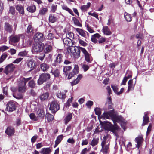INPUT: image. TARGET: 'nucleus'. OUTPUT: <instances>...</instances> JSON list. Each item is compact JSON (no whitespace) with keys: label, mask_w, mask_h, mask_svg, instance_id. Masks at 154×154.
<instances>
[{"label":"nucleus","mask_w":154,"mask_h":154,"mask_svg":"<svg viewBox=\"0 0 154 154\" xmlns=\"http://www.w3.org/2000/svg\"><path fill=\"white\" fill-rule=\"evenodd\" d=\"M99 139L98 138H94L89 144L92 146L94 147L98 144Z\"/></svg>","instance_id":"obj_27"},{"label":"nucleus","mask_w":154,"mask_h":154,"mask_svg":"<svg viewBox=\"0 0 154 154\" xmlns=\"http://www.w3.org/2000/svg\"><path fill=\"white\" fill-rule=\"evenodd\" d=\"M72 20L75 25L79 27H81L82 26V24H81L79 20L76 18L73 17Z\"/></svg>","instance_id":"obj_39"},{"label":"nucleus","mask_w":154,"mask_h":154,"mask_svg":"<svg viewBox=\"0 0 154 154\" xmlns=\"http://www.w3.org/2000/svg\"><path fill=\"white\" fill-rule=\"evenodd\" d=\"M105 137H104L103 138L104 139L101 143V146L102 148L101 151L105 154H107L109 150V142L107 144H106V140H105Z\"/></svg>","instance_id":"obj_7"},{"label":"nucleus","mask_w":154,"mask_h":154,"mask_svg":"<svg viewBox=\"0 0 154 154\" xmlns=\"http://www.w3.org/2000/svg\"><path fill=\"white\" fill-rule=\"evenodd\" d=\"M30 119L34 121H36L38 120V117H37L35 114L34 113H31L29 116Z\"/></svg>","instance_id":"obj_41"},{"label":"nucleus","mask_w":154,"mask_h":154,"mask_svg":"<svg viewBox=\"0 0 154 154\" xmlns=\"http://www.w3.org/2000/svg\"><path fill=\"white\" fill-rule=\"evenodd\" d=\"M63 138V135H61L58 136L56 138V140L55 141L56 142V145H58L61 142Z\"/></svg>","instance_id":"obj_38"},{"label":"nucleus","mask_w":154,"mask_h":154,"mask_svg":"<svg viewBox=\"0 0 154 154\" xmlns=\"http://www.w3.org/2000/svg\"><path fill=\"white\" fill-rule=\"evenodd\" d=\"M7 55L6 54H4L2 55L0 58V63L3 62L4 60L6 58Z\"/></svg>","instance_id":"obj_53"},{"label":"nucleus","mask_w":154,"mask_h":154,"mask_svg":"<svg viewBox=\"0 0 154 154\" xmlns=\"http://www.w3.org/2000/svg\"><path fill=\"white\" fill-rule=\"evenodd\" d=\"M62 8L63 9L68 11L71 14L72 16H74V14L72 10L69 8L66 5H63L62 6Z\"/></svg>","instance_id":"obj_33"},{"label":"nucleus","mask_w":154,"mask_h":154,"mask_svg":"<svg viewBox=\"0 0 154 154\" xmlns=\"http://www.w3.org/2000/svg\"><path fill=\"white\" fill-rule=\"evenodd\" d=\"M34 39L35 42H41L44 40L45 38L42 33L38 32L34 36Z\"/></svg>","instance_id":"obj_12"},{"label":"nucleus","mask_w":154,"mask_h":154,"mask_svg":"<svg viewBox=\"0 0 154 154\" xmlns=\"http://www.w3.org/2000/svg\"><path fill=\"white\" fill-rule=\"evenodd\" d=\"M79 43L80 45L83 46H85L87 45L85 42L81 39H79Z\"/></svg>","instance_id":"obj_64"},{"label":"nucleus","mask_w":154,"mask_h":154,"mask_svg":"<svg viewBox=\"0 0 154 154\" xmlns=\"http://www.w3.org/2000/svg\"><path fill=\"white\" fill-rule=\"evenodd\" d=\"M148 112H145L143 117V122L142 124V126H144L147 124L149 122V118L147 116Z\"/></svg>","instance_id":"obj_21"},{"label":"nucleus","mask_w":154,"mask_h":154,"mask_svg":"<svg viewBox=\"0 0 154 154\" xmlns=\"http://www.w3.org/2000/svg\"><path fill=\"white\" fill-rule=\"evenodd\" d=\"M79 68L78 65H75L74 66V68L72 72L76 75L79 73Z\"/></svg>","instance_id":"obj_47"},{"label":"nucleus","mask_w":154,"mask_h":154,"mask_svg":"<svg viewBox=\"0 0 154 154\" xmlns=\"http://www.w3.org/2000/svg\"><path fill=\"white\" fill-rule=\"evenodd\" d=\"M33 29L32 26L31 25H29L27 28L26 31L27 33L28 34L29 33L30 34H32L33 33Z\"/></svg>","instance_id":"obj_44"},{"label":"nucleus","mask_w":154,"mask_h":154,"mask_svg":"<svg viewBox=\"0 0 154 154\" xmlns=\"http://www.w3.org/2000/svg\"><path fill=\"white\" fill-rule=\"evenodd\" d=\"M5 132L8 136H11L14 134L15 130L13 127L9 126L7 128Z\"/></svg>","instance_id":"obj_15"},{"label":"nucleus","mask_w":154,"mask_h":154,"mask_svg":"<svg viewBox=\"0 0 154 154\" xmlns=\"http://www.w3.org/2000/svg\"><path fill=\"white\" fill-rule=\"evenodd\" d=\"M26 90V86H18V91L20 92H24Z\"/></svg>","instance_id":"obj_46"},{"label":"nucleus","mask_w":154,"mask_h":154,"mask_svg":"<svg viewBox=\"0 0 154 154\" xmlns=\"http://www.w3.org/2000/svg\"><path fill=\"white\" fill-rule=\"evenodd\" d=\"M63 55L61 54H58L56 56V59L54 60V62L52 64V66L55 67L59 66V64L62 62Z\"/></svg>","instance_id":"obj_9"},{"label":"nucleus","mask_w":154,"mask_h":154,"mask_svg":"<svg viewBox=\"0 0 154 154\" xmlns=\"http://www.w3.org/2000/svg\"><path fill=\"white\" fill-rule=\"evenodd\" d=\"M57 97L60 98L65 99L66 97V95L64 92H58L57 94Z\"/></svg>","instance_id":"obj_36"},{"label":"nucleus","mask_w":154,"mask_h":154,"mask_svg":"<svg viewBox=\"0 0 154 154\" xmlns=\"http://www.w3.org/2000/svg\"><path fill=\"white\" fill-rule=\"evenodd\" d=\"M51 149L50 148H43L41 149L40 153L41 154H50Z\"/></svg>","instance_id":"obj_25"},{"label":"nucleus","mask_w":154,"mask_h":154,"mask_svg":"<svg viewBox=\"0 0 154 154\" xmlns=\"http://www.w3.org/2000/svg\"><path fill=\"white\" fill-rule=\"evenodd\" d=\"M82 68L83 69L84 71L85 72H86L87 71L89 68V66L87 65H86L84 63L82 64Z\"/></svg>","instance_id":"obj_49"},{"label":"nucleus","mask_w":154,"mask_h":154,"mask_svg":"<svg viewBox=\"0 0 154 154\" xmlns=\"http://www.w3.org/2000/svg\"><path fill=\"white\" fill-rule=\"evenodd\" d=\"M101 37V35L98 33H96L93 35L91 38V41L95 43L98 42V40L96 38H99Z\"/></svg>","instance_id":"obj_24"},{"label":"nucleus","mask_w":154,"mask_h":154,"mask_svg":"<svg viewBox=\"0 0 154 154\" xmlns=\"http://www.w3.org/2000/svg\"><path fill=\"white\" fill-rule=\"evenodd\" d=\"M66 38H68L69 39L72 40L74 38V34L72 32H70L66 33Z\"/></svg>","instance_id":"obj_37"},{"label":"nucleus","mask_w":154,"mask_h":154,"mask_svg":"<svg viewBox=\"0 0 154 154\" xmlns=\"http://www.w3.org/2000/svg\"><path fill=\"white\" fill-rule=\"evenodd\" d=\"M50 72L54 75L55 77H59L60 76V72L58 69L52 70Z\"/></svg>","instance_id":"obj_26"},{"label":"nucleus","mask_w":154,"mask_h":154,"mask_svg":"<svg viewBox=\"0 0 154 154\" xmlns=\"http://www.w3.org/2000/svg\"><path fill=\"white\" fill-rule=\"evenodd\" d=\"M49 68V66L47 64L43 63L40 65L41 70L42 71H46Z\"/></svg>","instance_id":"obj_29"},{"label":"nucleus","mask_w":154,"mask_h":154,"mask_svg":"<svg viewBox=\"0 0 154 154\" xmlns=\"http://www.w3.org/2000/svg\"><path fill=\"white\" fill-rule=\"evenodd\" d=\"M43 49V45L42 43H36L33 45L32 48V52L33 54H35L42 51Z\"/></svg>","instance_id":"obj_3"},{"label":"nucleus","mask_w":154,"mask_h":154,"mask_svg":"<svg viewBox=\"0 0 154 154\" xmlns=\"http://www.w3.org/2000/svg\"><path fill=\"white\" fill-rule=\"evenodd\" d=\"M72 69V67L70 66H65L64 67L63 69V71L65 73V74L66 75L67 74H66V72L67 71H69L70 70Z\"/></svg>","instance_id":"obj_54"},{"label":"nucleus","mask_w":154,"mask_h":154,"mask_svg":"<svg viewBox=\"0 0 154 154\" xmlns=\"http://www.w3.org/2000/svg\"><path fill=\"white\" fill-rule=\"evenodd\" d=\"M36 7L35 5H32L28 6L27 9V11L31 13H33L35 12L36 10Z\"/></svg>","instance_id":"obj_31"},{"label":"nucleus","mask_w":154,"mask_h":154,"mask_svg":"<svg viewBox=\"0 0 154 154\" xmlns=\"http://www.w3.org/2000/svg\"><path fill=\"white\" fill-rule=\"evenodd\" d=\"M103 33L107 35H110L112 34V32L107 26H104L103 27L102 29Z\"/></svg>","instance_id":"obj_19"},{"label":"nucleus","mask_w":154,"mask_h":154,"mask_svg":"<svg viewBox=\"0 0 154 154\" xmlns=\"http://www.w3.org/2000/svg\"><path fill=\"white\" fill-rule=\"evenodd\" d=\"M94 111L96 115L99 116L101 114V111L100 109L99 108L96 107L94 109Z\"/></svg>","instance_id":"obj_55"},{"label":"nucleus","mask_w":154,"mask_h":154,"mask_svg":"<svg viewBox=\"0 0 154 154\" xmlns=\"http://www.w3.org/2000/svg\"><path fill=\"white\" fill-rule=\"evenodd\" d=\"M102 118L104 119H111L113 121L115 125L111 124L110 122L105 121V128L107 130L110 131L115 134L119 129V127L116 125V122L120 124L122 128L125 130L126 128V121L121 116H116L114 113V109L110 110L108 112H104L101 115Z\"/></svg>","instance_id":"obj_1"},{"label":"nucleus","mask_w":154,"mask_h":154,"mask_svg":"<svg viewBox=\"0 0 154 154\" xmlns=\"http://www.w3.org/2000/svg\"><path fill=\"white\" fill-rule=\"evenodd\" d=\"M108 101L109 105L108 106V109H113L112 106L111 105V104L112 103L111 99V97H109L108 98Z\"/></svg>","instance_id":"obj_58"},{"label":"nucleus","mask_w":154,"mask_h":154,"mask_svg":"<svg viewBox=\"0 0 154 154\" xmlns=\"http://www.w3.org/2000/svg\"><path fill=\"white\" fill-rule=\"evenodd\" d=\"M75 30L82 37H85L87 34H88V33L87 32L81 29L76 28Z\"/></svg>","instance_id":"obj_22"},{"label":"nucleus","mask_w":154,"mask_h":154,"mask_svg":"<svg viewBox=\"0 0 154 154\" xmlns=\"http://www.w3.org/2000/svg\"><path fill=\"white\" fill-rule=\"evenodd\" d=\"M9 49V47L5 45L2 46L0 47V51L3 52Z\"/></svg>","instance_id":"obj_51"},{"label":"nucleus","mask_w":154,"mask_h":154,"mask_svg":"<svg viewBox=\"0 0 154 154\" xmlns=\"http://www.w3.org/2000/svg\"><path fill=\"white\" fill-rule=\"evenodd\" d=\"M93 102L92 101L89 100L87 101L86 103V105L88 108L91 107L93 105Z\"/></svg>","instance_id":"obj_59"},{"label":"nucleus","mask_w":154,"mask_h":154,"mask_svg":"<svg viewBox=\"0 0 154 154\" xmlns=\"http://www.w3.org/2000/svg\"><path fill=\"white\" fill-rule=\"evenodd\" d=\"M88 14L89 15H91L92 16H93L97 19H99V18L98 17V15L97 13L95 12H94L93 13H91L90 12H89L88 13Z\"/></svg>","instance_id":"obj_56"},{"label":"nucleus","mask_w":154,"mask_h":154,"mask_svg":"<svg viewBox=\"0 0 154 154\" xmlns=\"http://www.w3.org/2000/svg\"><path fill=\"white\" fill-rule=\"evenodd\" d=\"M23 59V58L21 57L17 58L13 62V63H18L22 61Z\"/></svg>","instance_id":"obj_63"},{"label":"nucleus","mask_w":154,"mask_h":154,"mask_svg":"<svg viewBox=\"0 0 154 154\" xmlns=\"http://www.w3.org/2000/svg\"><path fill=\"white\" fill-rule=\"evenodd\" d=\"M45 117L48 121H52L54 118V116L53 115L48 113L46 114Z\"/></svg>","instance_id":"obj_40"},{"label":"nucleus","mask_w":154,"mask_h":154,"mask_svg":"<svg viewBox=\"0 0 154 154\" xmlns=\"http://www.w3.org/2000/svg\"><path fill=\"white\" fill-rule=\"evenodd\" d=\"M49 96V93L46 92L41 94L40 96V99L41 100H45L48 98Z\"/></svg>","instance_id":"obj_30"},{"label":"nucleus","mask_w":154,"mask_h":154,"mask_svg":"<svg viewBox=\"0 0 154 154\" xmlns=\"http://www.w3.org/2000/svg\"><path fill=\"white\" fill-rule=\"evenodd\" d=\"M49 20L51 23H54L57 20V17L54 14H50L49 15Z\"/></svg>","instance_id":"obj_32"},{"label":"nucleus","mask_w":154,"mask_h":154,"mask_svg":"<svg viewBox=\"0 0 154 154\" xmlns=\"http://www.w3.org/2000/svg\"><path fill=\"white\" fill-rule=\"evenodd\" d=\"M37 115L38 118L43 119L45 116V112L43 108H40L38 109L37 112Z\"/></svg>","instance_id":"obj_16"},{"label":"nucleus","mask_w":154,"mask_h":154,"mask_svg":"<svg viewBox=\"0 0 154 154\" xmlns=\"http://www.w3.org/2000/svg\"><path fill=\"white\" fill-rule=\"evenodd\" d=\"M21 35H18L14 36H11L9 37V43L12 44L13 43L18 42L21 38L22 36Z\"/></svg>","instance_id":"obj_10"},{"label":"nucleus","mask_w":154,"mask_h":154,"mask_svg":"<svg viewBox=\"0 0 154 154\" xmlns=\"http://www.w3.org/2000/svg\"><path fill=\"white\" fill-rule=\"evenodd\" d=\"M124 17L128 22H130L132 21V17L131 15L126 12L124 13Z\"/></svg>","instance_id":"obj_28"},{"label":"nucleus","mask_w":154,"mask_h":154,"mask_svg":"<svg viewBox=\"0 0 154 154\" xmlns=\"http://www.w3.org/2000/svg\"><path fill=\"white\" fill-rule=\"evenodd\" d=\"M28 52L26 51L20 52L18 54V56L20 57H25L27 55Z\"/></svg>","instance_id":"obj_45"},{"label":"nucleus","mask_w":154,"mask_h":154,"mask_svg":"<svg viewBox=\"0 0 154 154\" xmlns=\"http://www.w3.org/2000/svg\"><path fill=\"white\" fill-rule=\"evenodd\" d=\"M114 23L112 17H109L107 23L106 24L108 26H109L111 23Z\"/></svg>","instance_id":"obj_57"},{"label":"nucleus","mask_w":154,"mask_h":154,"mask_svg":"<svg viewBox=\"0 0 154 154\" xmlns=\"http://www.w3.org/2000/svg\"><path fill=\"white\" fill-rule=\"evenodd\" d=\"M29 86L31 88H34L35 86V82L33 80H31L28 83Z\"/></svg>","instance_id":"obj_52"},{"label":"nucleus","mask_w":154,"mask_h":154,"mask_svg":"<svg viewBox=\"0 0 154 154\" xmlns=\"http://www.w3.org/2000/svg\"><path fill=\"white\" fill-rule=\"evenodd\" d=\"M57 9V5L53 4L51 5V11L54 13L55 12Z\"/></svg>","instance_id":"obj_60"},{"label":"nucleus","mask_w":154,"mask_h":154,"mask_svg":"<svg viewBox=\"0 0 154 154\" xmlns=\"http://www.w3.org/2000/svg\"><path fill=\"white\" fill-rule=\"evenodd\" d=\"M126 74L127 75V76L125 77L126 78V79H127L131 78L132 77V74L130 71H127Z\"/></svg>","instance_id":"obj_61"},{"label":"nucleus","mask_w":154,"mask_h":154,"mask_svg":"<svg viewBox=\"0 0 154 154\" xmlns=\"http://www.w3.org/2000/svg\"><path fill=\"white\" fill-rule=\"evenodd\" d=\"M59 109V105L58 104L57 101H53L50 104L49 109L51 111L52 113H55Z\"/></svg>","instance_id":"obj_6"},{"label":"nucleus","mask_w":154,"mask_h":154,"mask_svg":"<svg viewBox=\"0 0 154 154\" xmlns=\"http://www.w3.org/2000/svg\"><path fill=\"white\" fill-rule=\"evenodd\" d=\"M16 10L21 14H24V10L23 7L21 5H17L16 6Z\"/></svg>","instance_id":"obj_35"},{"label":"nucleus","mask_w":154,"mask_h":154,"mask_svg":"<svg viewBox=\"0 0 154 154\" xmlns=\"http://www.w3.org/2000/svg\"><path fill=\"white\" fill-rule=\"evenodd\" d=\"M82 52L85 56V61L89 63H91L92 60L91 55L87 52L85 49H82Z\"/></svg>","instance_id":"obj_11"},{"label":"nucleus","mask_w":154,"mask_h":154,"mask_svg":"<svg viewBox=\"0 0 154 154\" xmlns=\"http://www.w3.org/2000/svg\"><path fill=\"white\" fill-rule=\"evenodd\" d=\"M82 49L85 48L79 46H72L69 48V51H70L73 54L75 58H78L80 56V52H82Z\"/></svg>","instance_id":"obj_2"},{"label":"nucleus","mask_w":154,"mask_h":154,"mask_svg":"<svg viewBox=\"0 0 154 154\" xmlns=\"http://www.w3.org/2000/svg\"><path fill=\"white\" fill-rule=\"evenodd\" d=\"M9 12L12 15L15 14V8L13 6H10L9 8Z\"/></svg>","instance_id":"obj_62"},{"label":"nucleus","mask_w":154,"mask_h":154,"mask_svg":"<svg viewBox=\"0 0 154 154\" xmlns=\"http://www.w3.org/2000/svg\"><path fill=\"white\" fill-rule=\"evenodd\" d=\"M54 38V35L52 33H50L47 35L46 38L49 40H52Z\"/></svg>","instance_id":"obj_50"},{"label":"nucleus","mask_w":154,"mask_h":154,"mask_svg":"<svg viewBox=\"0 0 154 154\" xmlns=\"http://www.w3.org/2000/svg\"><path fill=\"white\" fill-rule=\"evenodd\" d=\"M27 66L30 69L29 70L33 69L35 66V62L33 60H30L28 62Z\"/></svg>","instance_id":"obj_23"},{"label":"nucleus","mask_w":154,"mask_h":154,"mask_svg":"<svg viewBox=\"0 0 154 154\" xmlns=\"http://www.w3.org/2000/svg\"><path fill=\"white\" fill-rule=\"evenodd\" d=\"M50 78V75L49 74H42L39 76V79L38 80V85H41L49 79Z\"/></svg>","instance_id":"obj_5"},{"label":"nucleus","mask_w":154,"mask_h":154,"mask_svg":"<svg viewBox=\"0 0 154 154\" xmlns=\"http://www.w3.org/2000/svg\"><path fill=\"white\" fill-rule=\"evenodd\" d=\"M4 32L5 34H11L12 32V26L8 22H5L4 25Z\"/></svg>","instance_id":"obj_8"},{"label":"nucleus","mask_w":154,"mask_h":154,"mask_svg":"<svg viewBox=\"0 0 154 154\" xmlns=\"http://www.w3.org/2000/svg\"><path fill=\"white\" fill-rule=\"evenodd\" d=\"M72 116L71 113H69L64 118L65 123L67 124L70 120Z\"/></svg>","instance_id":"obj_34"},{"label":"nucleus","mask_w":154,"mask_h":154,"mask_svg":"<svg viewBox=\"0 0 154 154\" xmlns=\"http://www.w3.org/2000/svg\"><path fill=\"white\" fill-rule=\"evenodd\" d=\"M14 68V65L12 63H10L6 66L4 70V72L8 75L9 73L13 72Z\"/></svg>","instance_id":"obj_13"},{"label":"nucleus","mask_w":154,"mask_h":154,"mask_svg":"<svg viewBox=\"0 0 154 154\" xmlns=\"http://www.w3.org/2000/svg\"><path fill=\"white\" fill-rule=\"evenodd\" d=\"M111 87L112 88L114 92L117 94L118 92V88L117 86L116 85H111Z\"/></svg>","instance_id":"obj_48"},{"label":"nucleus","mask_w":154,"mask_h":154,"mask_svg":"<svg viewBox=\"0 0 154 154\" xmlns=\"http://www.w3.org/2000/svg\"><path fill=\"white\" fill-rule=\"evenodd\" d=\"M48 11V9L47 8H43L39 10V14L43 15H45Z\"/></svg>","instance_id":"obj_42"},{"label":"nucleus","mask_w":154,"mask_h":154,"mask_svg":"<svg viewBox=\"0 0 154 154\" xmlns=\"http://www.w3.org/2000/svg\"><path fill=\"white\" fill-rule=\"evenodd\" d=\"M6 111L11 112L16 109L15 102L12 101H9L6 105Z\"/></svg>","instance_id":"obj_4"},{"label":"nucleus","mask_w":154,"mask_h":154,"mask_svg":"<svg viewBox=\"0 0 154 154\" xmlns=\"http://www.w3.org/2000/svg\"><path fill=\"white\" fill-rule=\"evenodd\" d=\"M49 43H51V42H48L44 46V51L45 53L50 52L52 50V47L51 45H49Z\"/></svg>","instance_id":"obj_18"},{"label":"nucleus","mask_w":154,"mask_h":154,"mask_svg":"<svg viewBox=\"0 0 154 154\" xmlns=\"http://www.w3.org/2000/svg\"><path fill=\"white\" fill-rule=\"evenodd\" d=\"M31 78V77L25 78L23 77L20 78L18 82V86H26V83L30 80Z\"/></svg>","instance_id":"obj_14"},{"label":"nucleus","mask_w":154,"mask_h":154,"mask_svg":"<svg viewBox=\"0 0 154 154\" xmlns=\"http://www.w3.org/2000/svg\"><path fill=\"white\" fill-rule=\"evenodd\" d=\"M98 38L99 39L98 40V42L99 44H103L106 41V38L103 37H102L101 36V37Z\"/></svg>","instance_id":"obj_43"},{"label":"nucleus","mask_w":154,"mask_h":154,"mask_svg":"<svg viewBox=\"0 0 154 154\" xmlns=\"http://www.w3.org/2000/svg\"><path fill=\"white\" fill-rule=\"evenodd\" d=\"M143 140V138L141 137H138L135 138V142L137 143V147L138 149L141 146Z\"/></svg>","instance_id":"obj_20"},{"label":"nucleus","mask_w":154,"mask_h":154,"mask_svg":"<svg viewBox=\"0 0 154 154\" xmlns=\"http://www.w3.org/2000/svg\"><path fill=\"white\" fill-rule=\"evenodd\" d=\"M72 40L69 39L68 38H65L63 39V42L64 45L66 46H67L68 47L67 48V50L69 52V48L71 47L72 45Z\"/></svg>","instance_id":"obj_17"}]
</instances>
